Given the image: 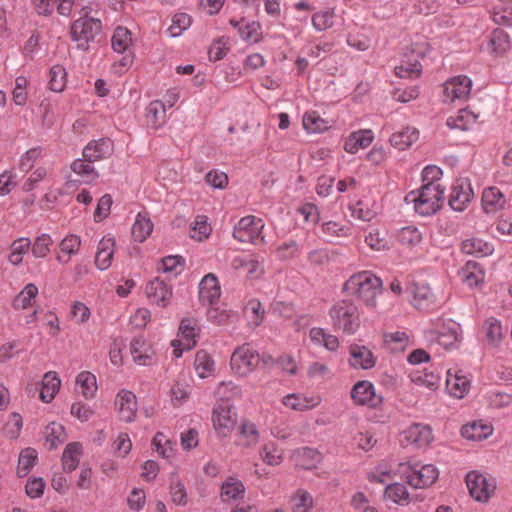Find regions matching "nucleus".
I'll return each instance as SVG.
<instances>
[{"label": "nucleus", "mask_w": 512, "mask_h": 512, "mask_svg": "<svg viewBox=\"0 0 512 512\" xmlns=\"http://www.w3.org/2000/svg\"><path fill=\"white\" fill-rule=\"evenodd\" d=\"M370 476V480L393 477H400L404 480H438L439 470L434 464L418 460L401 463L383 461L371 471Z\"/></svg>", "instance_id": "1"}, {"label": "nucleus", "mask_w": 512, "mask_h": 512, "mask_svg": "<svg viewBox=\"0 0 512 512\" xmlns=\"http://www.w3.org/2000/svg\"><path fill=\"white\" fill-rule=\"evenodd\" d=\"M382 280L370 270L353 273L343 284L342 291L360 301L367 308L375 309L377 297L382 293Z\"/></svg>", "instance_id": "2"}, {"label": "nucleus", "mask_w": 512, "mask_h": 512, "mask_svg": "<svg viewBox=\"0 0 512 512\" xmlns=\"http://www.w3.org/2000/svg\"><path fill=\"white\" fill-rule=\"evenodd\" d=\"M444 188L435 185H422L419 189L409 192L404 200L412 204L416 213L421 216H431L441 207Z\"/></svg>", "instance_id": "3"}, {"label": "nucleus", "mask_w": 512, "mask_h": 512, "mask_svg": "<svg viewBox=\"0 0 512 512\" xmlns=\"http://www.w3.org/2000/svg\"><path fill=\"white\" fill-rule=\"evenodd\" d=\"M111 47L115 53L122 55L112 65L113 72L122 75L128 71L135 59L131 31L126 27L118 26L112 34Z\"/></svg>", "instance_id": "4"}, {"label": "nucleus", "mask_w": 512, "mask_h": 512, "mask_svg": "<svg viewBox=\"0 0 512 512\" xmlns=\"http://www.w3.org/2000/svg\"><path fill=\"white\" fill-rule=\"evenodd\" d=\"M329 315L333 326L348 335L354 334L360 327L359 309L350 301L338 302L330 309Z\"/></svg>", "instance_id": "5"}, {"label": "nucleus", "mask_w": 512, "mask_h": 512, "mask_svg": "<svg viewBox=\"0 0 512 512\" xmlns=\"http://www.w3.org/2000/svg\"><path fill=\"white\" fill-rule=\"evenodd\" d=\"M425 336L430 341L448 349L456 345L461 339V327L451 319H436L430 327L425 329Z\"/></svg>", "instance_id": "6"}, {"label": "nucleus", "mask_w": 512, "mask_h": 512, "mask_svg": "<svg viewBox=\"0 0 512 512\" xmlns=\"http://www.w3.org/2000/svg\"><path fill=\"white\" fill-rule=\"evenodd\" d=\"M101 30L102 23L99 19L84 15L72 23L70 37L78 49L85 51L100 34Z\"/></svg>", "instance_id": "7"}, {"label": "nucleus", "mask_w": 512, "mask_h": 512, "mask_svg": "<svg viewBox=\"0 0 512 512\" xmlns=\"http://www.w3.org/2000/svg\"><path fill=\"white\" fill-rule=\"evenodd\" d=\"M259 362V353L248 344H244L236 348L232 353L230 367L236 376L244 378L256 370Z\"/></svg>", "instance_id": "8"}, {"label": "nucleus", "mask_w": 512, "mask_h": 512, "mask_svg": "<svg viewBox=\"0 0 512 512\" xmlns=\"http://www.w3.org/2000/svg\"><path fill=\"white\" fill-rule=\"evenodd\" d=\"M264 226L265 224L261 218L253 215L242 217L234 227L233 237L241 243H265L262 236Z\"/></svg>", "instance_id": "9"}, {"label": "nucleus", "mask_w": 512, "mask_h": 512, "mask_svg": "<svg viewBox=\"0 0 512 512\" xmlns=\"http://www.w3.org/2000/svg\"><path fill=\"white\" fill-rule=\"evenodd\" d=\"M211 420L217 436L226 438L229 437L235 429L237 414L231 405L220 403L214 406Z\"/></svg>", "instance_id": "10"}, {"label": "nucleus", "mask_w": 512, "mask_h": 512, "mask_svg": "<svg viewBox=\"0 0 512 512\" xmlns=\"http://www.w3.org/2000/svg\"><path fill=\"white\" fill-rule=\"evenodd\" d=\"M350 395L356 406L377 409L383 403V397L377 394L374 384L368 380H361L355 383Z\"/></svg>", "instance_id": "11"}, {"label": "nucleus", "mask_w": 512, "mask_h": 512, "mask_svg": "<svg viewBox=\"0 0 512 512\" xmlns=\"http://www.w3.org/2000/svg\"><path fill=\"white\" fill-rule=\"evenodd\" d=\"M472 84L471 78L466 75L451 77L444 83L443 100L449 103L467 100L471 93Z\"/></svg>", "instance_id": "12"}, {"label": "nucleus", "mask_w": 512, "mask_h": 512, "mask_svg": "<svg viewBox=\"0 0 512 512\" xmlns=\"http://www.w3.org/2000/svg\"><path fill=\"white\" fill-rule=\"evenodd\" d=\"M197 336L198 329L196 321L189 318L183 319L179 326L178 339L172 341V346L174 347L173 355L175 358H180L183 351L192 349L196 345Z\"/></svg>", "instance_id": "13"}, {"label": "nucleus", "mask_w": 512, "mask_h": 512, "mask_svg": "<svg viewBox=\"0 0 512 512\" xmlns=\"http://www.w3.org/2000/svg\"><path fill=\"white\" fill-rule=\"evenodd\" d=\"M381 204L372 194L363 195L350 205L351 216L355 219L370 222L381 212Z\"/></svg>", "instance_id": "14"}, {"label": "nucleus", "mask_w": 512, "mask_h": 512, "mask_svg": "<svg viewBox=\"0 0 512 512\" xmlns=\"http://www.w3.org/2000/svg\"><path fill=\"white\" fill-rule=\"evenodd\" d=\"M474 192L471 183L468 179L456 180L452 187L449 195V206L457 212L464 211L471 200L473 199Z\"/></svg>", "instance_id": "15"}, {"label": "nucleus", "mask_w": 512, "mask_h": 512, "mask_svg": "<svg viewBox=\"0 0 512 512\" xmlns=\"http://www.w3.org/2000/svg\"><path fill=\"white\" fill-rule=\"evenodd\" d=\"M401 441L406 444L415 445L418 448L429 446L433 440L434 435L431 427L426 424L415 423L407 427L401 433Z\"/></svg>", "instance_id": "16"}, {"label": "nucleus", "mask_w": 512, "mask_h": 512, "mask_svg": "<svg viewBox=\"0 0 512 512\" xmlns=\"http://www.w3.org/2000/svg\"><path fill=\"white\" fill-rule=\"evenodd\" d=\"M377 357L365 345L352 344L349 347L348 364L355 370H370L375 367Z\"/></svg>", "instance_id": "17"}, {"label": "nucleus", "mask_w": 512, "mask_h": 512, "mask_svg": "<svg viewBox=\"0 0 512 512\" xmlns=\"http://www.w3.org/2000/svg\"><path fill=\"white\" fill-rule=\"evenodd\" d=\"M115 406L121 421L131 423L137 415V399L133 392L122 389L115 399Z\"/></svg>", "instance_id": "18"}, {"label": "nucleus", "mask_w": 512, "mask_h": 512, "mask_svg": "<svg viewBox=\"0 0 512 512\" xmlns=\"http://www.w3.org/2000/svg\"><path fill=\"white\" fill-rule=\"evenodd\" d=\"M291 460L298 469L312 470L322 462L323 455L316 448L300 447L292 452Z\"/></svg>", "instance_id": "19"}, {"label": "nucleus", "mask_w": 512, "mask_h": 512, "mask_svg": "<svg viewBox=\"0 0 512 512\" xmlns=\"http://www.w3.org/2000/svg\"><path fill=\"white\" fill-rule=\"evenodd\" d=\"M130 353L133 361L140 366L151 365L155 359V350L152 344L142 336L132 339Z\"/></svg>", "instance_id": "20"}, {"label": "nucleus", "mask_w": 512, "mask_h": 512, "mask_svg": "<svg viewBox=\"0 0 512 512\" xmlns=\"http://www.w3.org/2000/svg\"><path fill=\"white\" fill-rule=\"evenodd\" d=\"M471 381L461 370H448L446 377V391L449 395L462 399L470 391Z\"/></svg>", "instance_id": "21"}, {"label": "nucleus", "mask_w": 512, "mask_h": 512, "mask_svg": "<svg viewBox=\"0 0 512 512\" xmlns=\"http://www.w3.org/2000/svg\"><path fill=\"white\" fill-rule=\"evenodd\" d=\"M145 294L151 303L166 307L172 297V289L163 280L155 278L147 283Z\"/></svg>", "instance_id": "22"}, {"label": "nucleus", "mask_w": 512, "mask_h": 512, "mask_svg": "<svg viewBox=\"0 0 512 512\" xmlns=\"http://www.w3.org/2000/svg\"><path fill=\"white\" fill-rule=\"evenodd\" d=\"M411 294V303L419 310H428L436 305V295L427 283H414L411 286Z\"/></svg>", "instance_id": "23"}, {"label": "nucleus", "mask_w": 512, "mask_h": 512, "mask_svg": "<svg viewBox=\"0 0 512 512\" xmlns=\"http://www.w3.org/2000/svg\"><path fill=\"white\" fill-rule=\"evenodd\" d=\"M282 404L293 411H308L316 408L321 403V397L303 393H290L282 398Z\"/></svg>", "instance_id": "24"}, {"label": "nucleus", "mask_w": 512, "mask_h": 512, "mask_svg": "<svg viewBox=\"0 0 512 512\" xmlns=\"http://www.w3.org/2000/svg\"><path fill=\"white\" fill-rule=\"evenodd\" d=\"M113 143L108 138L91 140L83 149V157L89 162L107 158L112 154Z\"/></svg>", "instance_id": "25"}, {"label": "nucleus", "mask_w": 512, "mask_h": 512, "mask_svg": "<svg viewBox=\"0 0 512 512\" xmlns=\"http://www.w3.org/2000/svg\"><path fill=\"white\" fill-rule=\"evenodd\" d=\"M221 296V288L217 277L209 273L199 284V299L203 304L213 305Z\"/></svg>", "instance_id": "26"}, {"label": "nucleus", "mask_w": 512, "mask_h": 512, "mask_svg": "<svg viewBox=\"0 0 512 512\" xmlns=\"http://www.w3.org/2000/svg\"><path fill=\"white\" fill-rule=\"evenodd\" d=\"M232 269L245 273L250 278H256L263 272L262 264L255 255H237L230 263Z\"/></svg>", "instance_id": "27"}, {"label": "nucleus", "mask_w": 512, "mask_h": 512, "mask_svg": "<svg viewBox=\"0 0 512 512\" xmlns=\"http://www.w3.org/2000/svg\"><path fill=\"white\" fill-rule=\"evenodd\" d=\"M411 382L422 389L435 391L440 386V374L427 368L416 369L409 374Z\"/></svg>", "instance_id": "28"}, {"label": "nucleus", "mask_w": 512, "mask_h": 512, "mask_svg": "<svg viewBox=\"0 0 512 512\" xmlns=\"http://www.w3.org/2000/svg\"><path fill=\"white\" fill-rule=\"evenodd\" d=\"M116 242L112 237H103L98 245L95 255V264L101 271L107 270L113 260Z\"/></svg>", "instance_id": "29"}, {"label": "nucleus", "mask_w": 512, "mask_h": 512, "mask_svg": "<svg viewBox=\"0 0 512 512\" xmlns=\"http://www.w3.org/2000/svg\"><path fill=\"white\" fill-rule=\"evenodd\" d=\"M374 133L370 129H361L352 132L345 140L344 150L349 154L367 148L373 142Z\"/></svg>", "instance_id": "30"}, {"label": "nucleus", "mask_w": 512, "mask_h": 512, "mask_svg": "<svg viewBox=\"0 0 512 512\" xmlns=\"http://www.w3.org/2000/svg\"><path fill=\"white\" fill-rule=\"evenodd\" d=\"M260 440V433L255 423L243 420L238 428L236 445L241 447H253Z\"/></svg>", "instance_id": "31"}, {"label": "nucleus", "mask_w": 512, "mask_h": 512, "mask_svg": "<svg viewBox=\"0 0 512 512\" xmlns=\"http://www.w3.org/2000/svg\"><path fill=\"white\" fill-rule=\"evenodd\" d=\"M506 198L497 187H488L482 193V207L486 213H495L504 208Z\"/></svg>", "instance_id": "32"}, {"label": "nucleus", "mask_w": 512, "mask_h": 512, "mask_svg": "<svg viewBox=\"0 0 512 512\" xmlns=\"http://www.w3.org/2000/svg\"><path fill=\"white\" fill-rule=\"evenodd\" d=\"M493 433L492 425L481 421L471 422L464 425L461 429L463 438L469 441H482L487 439Z\"/></svg>", "instance_id": "33"}, {"label": "nucleus", "mask_w": 512, "mask_h": 512, "mask_svg": "<svg viewBox=\"0 0 512 512\" xmlns=\"http://www.w3.org/2000/svg\"><path fill=\"white\" fill-rule=\"evenodd\" d=\"M511 47L509 35L502 29H495L489 36L487 49L494 56L505 54Z\"/></svg>", "instance_id": "34"}, {"label": "nucleus", "mask_w": 512, "mask_h": 512, "mask_svg": "<svg viewBox=\"0 0 512 512\" xmlns=\"http://www.w3.org/2000/svg\"><path fill=\"white\" fill-rule=\"evenodd\" d=\"M463 253L476 257H486L494 252V246L480 238H469L462 242Z\"/></svg>", "instance_id": "35"}, {"label": "nucleus", "mask_w": 512, "mask_h": 512, "mask_svg": "<svg viewBox=\"0 0 512 512\" xmlns=\"http://www.w3.org/2000/svg\"><path fill=\"white\" fill-rule=\"evenodd\" d=\"M96 376L89 371H82L76 377V390L86 399H92L97 393Z\"/></svg>", "instance_id": "36"}, {"label": "nucleus", "mask_w": 512, "mask_h": 512, "mask_svg": "<svg viewBox=\"0 0 512 512\" xmlns=\"http://www.w3.org/2000/svg\"><path fill=\"white\" fill-rule=\"evenodd\" d=\"M302 123L303 128L309 134L323 133L331 127L330 122L317 111H307L304 113Z\"/></svg>", "instance_id": "37"}, {"label": "nucleus", "mask_w": 512, "mask_h": 512, "mask_svg": "<svg viewBox=\"0 0 512 512\" xmlns=\"http://www.w3.org/2000/svg\"><path fill=\"white\" fill-rule=\"evenodd\" d=\"M460 276L465 284L473 288L484 282L485 272L477 262L468 261L461 269Z\"/></svg>", "instance_id": "38"}, {"label": "nucleus", "mask_w": 512, "mask_h": 512, "mask_svg": "<svg viewBox=\"0 0 512 512\" xmlns=\"http://www.w3.org/2000/svg\"><path fill=\"white\" fill-rule=\"evenodd\" d=\"M61 380L56 372H47L41 382L40 398L45 403H50L58 393Z\"/></svg>", "instance_id": "39"}, {"label": "nucleus", "mask_w": 512, "mask_h": 512, "mask_svg": "<svg viewBox=\"0 0 512 512\" xmlns=\"http://www.w3.org/2000/svg\"><path fill=\"white\" fill-rule=\"evenodd\" d=\"M478 115L468 109H461L456 115L450 116L446 124L450 129L469 130L477 122Z\"/></svg>", "instance_id": "40"}, {"label": "nucleus", "mask_w": 512, "mask_h": 512, "mask_svg": "<svg viewBox=\"0 0 512 512\" xmlns=\"http://www.w3.org/2000/svg\"><path fill=\"white\" fill-rule=\"evenodd\" d=\"M194 369L199 378L206 379L214 376L215 362L205 350H199L194 359Z\"/></svg>", "instance_id": "41"}, {"label": "nucleus", "mask_w": 512, "mask_h": 512, "mask_svg": "<svg viewBox=\"0 0 512 512\" xmlns=\"http://www.w3.org/2000/svg\"><path fill=\"white\" fill-rule=\"evenodd\" d=\"M39 293L38 287L34 283H28L14 297L12 306L15 310H25L31 307Z\"/></svg>", "instance_id": "42"}, {"label": "nucleus", "mask_w": 512, "mask_h": 512, "mask_svg": "<svg viewBox=\"0 0 512 512\" xmlns=\"http://www.w3.org/2000/svg\"><path fill=\"white\" fill-rule=\"evenodd\" d=\"M81 246V239L79 236L70 234L60 242V254L57 256V261L66 264L70 261L73 255L79 252Z\"/></svg>", "instance_id": "43"}, {"label": "nucleus", "mask_w": 512, "mask_h": 512, "mask_svg": "<svg viewBox=\"0 0 512 512\" xmlns=\"http://www.w3.org/2000/svg\"><path fill=\"white\" fill-rule=\"evenodd\" d=\"M469 493L478 502H487L495 493L496 482H466Z\"/></svg>", "instance_id": "44"}, {"label": "nucleus", "mask_w": 512, "mask_h": 512, "mask_svg": "<svg viewBox=\"0 0 512 512\" xmlns=\"http://www.w3.org/2000/svg\"><path fill=\"white\" fill-rule=\"evenodd\" d=\"M419 138V132L413 127H406L395 132L390 137V143L399 150H405L415 143Z\"/></svg>", "instance_id": "45"}, {"label": "nucleus", "mask_w": 512, "mask_h": 512, "mask_svg": "<svg viewBox=\"0 0 512 512\" xmlns=\"http://www.w3.org/2000/svg\"><path fill=\"white\" fill-rule=\"evenodd\" d=\"M93 162L83 159H76L71 164V170L80 177V181L83 183H91L96 180L99 176L95 167L92 165Z\"/></svg>", "instance_id": "46"}, {"label": "nucleus", "mask_w": 512, "mask_h": 512, "mask_svg": "<svg viewBox=\"0 0 512 512\" xmlns=\"http://www.w3.org/2000/svg\"><path fill=\"white\" fill-rule=\"evenodd\" d=\"M153 231V223L146 214L139 213L132 226V237L137 242H144Z\"/></svg>", "instance_id": "47"}, {"label": "nucleus", "mask_w": 512, "mask_h": 512, "mask_svg": "<svg viewBox=\"0 0 512 512\" xmlns=\"http://www.w3.org/2000/svg\"><path fill=\"white\" fill-rule=\"evenodd\" d=\"M83 447L79 442L67 444L62 455V464L65 470L76 469L82 455Z\"/></svg>", "instance_id": "48"}, {"label": "nucleus", "mask_w": 512, "mask_h": 512, "mask_svg": "<svg viewBox=\"0 0 512 512\" xmlns=\"http://www.w3.org/2000/svg\"><path fill=\"white\" fill-rule=\"evenodd\" d=\"M422 66L417 57L402 59L401 64L395 67V74L400 78L414 79L420 76Z\"/></svg>", "instance_id": "49"}, {"label": "nucleus", "mask_w": 512, "mask_h": 512, "mask_svg": "<svg viewBox=\"0 0 512 512\" xmlns=\"http://www.w3.org/2000/svg\"><path fill=\"white\" fill-rule=\"evenodd\" d=\"M44 156V148L41 146L32 147L20 156L18 160V169L21 172L28 173Z\"/></svg>", "instance_id": "50"}, {"label": "nucleus", "mask_w": 512, "mask_h": 512, "mask_svg": "<svg viewBox=\"0 0 512 512\" xmlns=\"http://www.w3.org/2000/svg\"><path fill=\"white\" fill-rule=\"evenodd\" d=\"M152 446L163 458L171 459L176 452V443L172 442L163 432H157L152 440Z\"/></svg>", "instance_id": "51"}, {"label": "nucleus", "mask_w": 512, "mask_h": 512, "mask_svg": "<svg viewBox=\"0 0 512 512\" xmlns=\"http://www.w3.org/2000/svg\"><path fill=\"white\" fill-rule=\"evenodd\" d=\"M483 329L486 341L492 346L499 345L503 339V327L501 322L494 317H490L484 321Z\"/></svg>", "instance_id": "52"}, {"label": "nucleus", "mask_w": 512, "mask_h": 512, "mask_svg": "<svg viewBox=\"0 0 512 512\" xmlns=\"http://www.w3.org/2000/svg\"><path fill=\"white\" fill-rule=\"evenodd\" d=\"M31 249V241L27 237H20L13 241L8 256L9 262L14 266H19L23 261V256Z\"/></svg>", "instance_id": "53"}, {"label": "nucleus", "mask_w": 512, "mask_h": 512, "mask_svg": "<svg viewBox=\"0 0 512 512\" xmlns=\"http://www.w3.org/2000/svg\"><path fill=\"white\" fill-rule=\"evenodd\" d=\"M335 10L327 8L315 12L311 17V23L313 28L317 32H323L330 29L334 25Z\"/></svg>", "instance_id": "54"}, {"label": "nucleus", "mask_w": 512, "mask_h": 512, "mask_svg": "<svg viewBox=\"0 0 512 512\" xmlns=\"http://www.w3.org/2000/svg\"><path fill=\"white\" fill-rule=\"evenodd\" d=\"M146 117L152 127H160L166 119L165 103L160 100L152 101L147 107Z\"/></svg>", "instance_id": "55"}, {"label": "nucleus", "mask_w": 512, "mask_h": 512, "mask_svg": "<svg viewBox=\"0 0 512 512\" xmlns=\"http://www.w3.org/2000/svg\"><path fill=\"white\" fill-rule=\"evenodd\" d=\"M261 459L270 466L280 465L283 461L282 450L274 442H267L260 448Z\"/></svg>", "instance_id": "56"}, {"label": "nucleus", "mask_w": 512, "mask_h": 512, "mask_svg": "<svg viewBox=\"0 0 512 512\" xmlns=\"http://www.w3.org/2000/svg\"><path fill=\"white\" fill-rule=\"evenodd\" d=\"M212 232L211 225L208 223V218L205 215H197L191 223L190 236L198 241L207 239Z\"/></svg>", "instance_id": "57"}, {"label": "nucleus", "mask_w": 512, "mask_h": 512, "mask_svg": "<svg viewBox=\"0 0 512 512\" xmlns=\"http://www.w3.org/2000/svg\"><path fill=\"white\" fill-rule=\"evenodd\" d=\"M67 84V72L61 65H54L49 73V89L54 92H62Z\"/></svg>", "instance_id": "58"}, {"label": "nucleus", "mask_w": 512, "mask_h": 512, "mask_svg": "<svg viewBox=\"0 0 512 512\" xmlns=\"http://www.w3.org/2000/svg\"><path fill=\"white\" fill-rule=\"evenodd\" d=\"M37 460V452L33 448H25L21 451L18 459L17 474L18 477L24 478L27 476L31 468L35 465Z\"/></svg>", "instance_id": "59"}, {"label": "nucleus", "mask_w": 512, "mask_h": 512, "mask_svg": "<svg viewBox=\"0 0 512 512\" xmlns=\"http://www.w3.org/2000/svg\"><path fill=\"white\" fill-rule=\"evenodd\" d=\"M44 437L49 446L55 448L66 439L65 429L60 423L52 422L45 427Z\"/></svg>", "instance_id": "60"}, {"label": "nucleus", "mask_w": 512, "mask_h": 512, "mask_svg": "<svg viewBox=\"0 0 512 512\" xmlns=\"http://www.w3.org/2000/svg\"><path fill=\"white\" fill-rule=\"evenodd\" d=\"M245 488L243 482H223L221 487V498L224 502L243 499Z\"/></svg>", "instance_id": "61"}, {"label": "nucleus", "mask_w": 512, "mask_h": 512, "mask_svg": "<svg viewBox=\"0 0 512 512\" xmlns=\"http://www.w3.org/2000/svg\"><path fill=\"white\" fill-rule=\"evenodd\" d=\"M385 497L397 504L409 502V493L402 482H391L385 488Z\"/></svg>", "instance_id": "62"}, {"label": "nucleus", "mask_w": 512, "mask_h": 512, "mask_svg": "<svg viewBox=\"0 0 512 512\" xmlns=\"http://www.w3.org/2000/svg\"><path fill=\"white\" fill-rule=\"evenodd\" d=\"M92 316L90 307L82 301H74L70 307V318L77 325L86 324Z\"/></svg>", "instance_id": "63"}, {"label": "nucleus", "mask_w": 512, "mask_h": 512, "mask_svg": "<svg viewBox=\"0 0 512 512\" xmlns=\"http://www.w3.org/2000/svg\"><path fill=\"white\" fill-rule=\"evenodd\" d=\"M239 34L245 42L258 43L262 38V26L258 21L247 22L243 27H239Z\"/></svg>", "instance_id": "64"}]
</instances>
